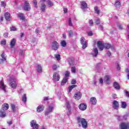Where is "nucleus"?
<instances>
[{
    "instance_id": "35",
    "label": "nucleus",
    "mask_w": 129,
    "mask_h": 129,
    "mask_svg": "<svg viewBox=\"0 0 129 129\" xmlns=\"http://www.w3.org/2000/svg\"><path fill=\"white\" fill-rule=\"evenodd\" d=\"M15 44H16V39L13 38L11 40V42L10 43V45H11V47H14V46H15Z\"/></svg>"
},
{
    "instance_id": "38",
    "label": "nucleus",
    "mask_w": 129,
    "mask_h": 129,
    "mask_svg": "<svg viewBox=\"0 0 129 129\" xmlns=\"http://www.w3.org/2000/svg\"><path fill=\"white\" fill-rule=\"evenodd\" d=\"M54 56L55 57V59L57 60L58 61H60L61 60V57H60V54H56L54 55Z\"/></svg>"
},
{
    "instance_id": "57",
    "label": "nucleus",
    "mask_w": 129,
    "mask_h": 129,
    "mask_svg": "<svg viewBox=\"0 0 129 129\" xmlns=\"http://www.w3.org/2000/svg\"><path fill=\"white\" fill-rule=\"evenodd\" d=\"M107 56H108V57H110V56L111 55V52H110V51H108L107 53Z\"/></svg>"
},
{
    "instance_id": "1",
    "label": "nucleus",
    "mask_w": 129,
    "mask_h": 129,
    "mask_svg": "<svg viewBox=\"0 0 129 129\" xmlns=\"http://www.w3.org/2000/svg\"><path fill=\"white\" fill-rule=\"evenodd\" d=\"M77 119L78 120V122H80L81 123L82 126L83 128H87L88 123L85 118H81L79 116L77 118Z\"/></svg>"
},
{
    "instance_id": "25",
    "label": "nucleus",
    "mask_w": 129,
    "mask_h": 129,
    "mask_svg": "<svg viewBox=\"0 0 129 129\" xmlns=\"http://www.w3.org/2000/svg\"><path fill=\"white\" fill-rule=\"evenodd\" d=\"M36 71L38 73H42V66L40 64H37L36 66Z\"/></svg>"
},
{
    "instance_id": "5",
    "label": "nucleus",
    "mask_w": 129,
    "mask_h": 129,
    "mask_svg": "<svg viewBox=\"0 0 129 129\" xmlns=\"http://www.w3.org/2000/svg\"><path fill=\"white\" fill-rule=\"evenodd\" d=\"M51 48L54 51H57L59 49V43L56 41H53L51 43Z\"/></svg>"
},
{
    "instance_id": "49",
    "label": "nucleus",
    "mask_w": 129,
    "mask_h": 129,
    "mask_svg": "<svg viewBox=\"0 0 129 129\" xmlns=\"http://www.w3.org/2000/svg\"><path fill=\"white\" fill-rule=\"evenodd\" d=\"M7 6V4H6V3H5V2H1V6L3 7L4 8H6Z\"/></svg>"
},
{
    "instance_id": "37",
    "label": "nucleus",
    "mask_w": 129,
    "mask_h": 129,
    "mask_svg": "<svg viewBox=\"0 0 129 129\" xmlns=\"http://www.w3.org/2000/svg\"><path fill=\"white\" fill-rule=\"evenodd\" d=\"M75 87H76V85H75L70 86L69 87V92H71V91L72 90V89H73L74 88H75Z\"/></svg>"
},
{
    "instance_id": "33",
    "label": "nucleus",
    "mask_w": 129,
    "mask_h": 129,
    "mask_svg": "<svg viewBox=\"0 0 129 129\" xmlns=\"http://www.w3.org/2000/svg\"><path fill=\"white\" fill-rule=\"evenodd\" d=\"M120 6V0H117L115 3V7L116 8H119Z\"/></svg>"
},
{
    "instance_id": "22",
    "label": "nucleus",
    "mask_w": 129,
    "mask_h": 129,
    "mask_svg": "<svg viewBox=\"0 0 129 129\" xmlns=\"http://www.w3.org/2000/svg\"><path fill=\"white\" fill-rule=\"evenodd\" d=\"M10 107L9 106V104L8 103H4L3 105H2V110H8V109Z\"/></svg>"
},
{
    "instance_id": "54",
    "label": "nucleus",
    "mask_w": 129,
    "mask_h": 129,
    "mask_svg": "<svg viewBox=\"0 0 129 129\" xmlns=\"http://www.w3.org/2000/svg\"><path fill=\"white\" fill-rule=\"evenodd\" d=\"M49 100V97H43V100L44 101H46L47 100Z\"/></svg>"
},
{
    "instance_id": "59",
    "label": "nucleus",
    "mask_w": 129,
    "mask_h": 129,
    "mask_svg": "<svg viewBox=\"0 0 129 129\" xmlns=\"http://www.w3.org/2000/svg\"><path fill=\"white\" fill-rule=\"evenodd\" d=\"M117 69L118 70H120V67L119 66V64H118V63H117Z\"/></svg>"
},
{
    "instance_id": "27",
    "label": "nucleus",
    "mask_w": 129,
    "mask_h": 129,
    "mask_svg": "<svg viewBox=\"0 0 129 129\" xmlns=\"http://www.w3.org/2000/svg\"><path fill=\"white\" fill-rule=\"evenodd\" d=\"M111 48V49H114V47L111 46L110 44L108 43H105L104 44V48H105V49H109V48Z\"/></svg>"
},
{
    "instance_id": "42",
    "label": "nucleus",
    "mask_w": 129,
    "mask_h": 129,
    "mask_svg": "<svg viewBox=\"0 0 129 129\" xmlns=\"http://www.w3.org/2000/svg\"><path fill=\"white\" fill-rule=\"evenodd\" d=\"M94 10H95V12H96V14H97L98 15H99V13H100V11H99V10H98V8L96 7L94 8Z\"/></svg>"
},
{
    "instance_id": "52",
    "label": "nucleus",
    "mask_w": 129,
    "mask_h": 129,
    "mask_svg": "<svg viewBox=\"0 0 129 129\" xmlns=\"http://www.w3.org/2000/svg\"><path fill=\"white\" fill-rule=\"evenodd\" d=\"M89 23L90 26L93 25V21H92V20H90Z\"/></svg>"
},
{
    "instance_id": "13",
    "label": "nucleus",
    "mask_w": 129,
    "mask_h": 129,
    "mask_svg": "<svg viewBox=\"0 0 129 129\" xmlns=\"http://www.w3.org/2000/svg\"><path fill=\"white\" fill-rule=\"evenodd\" d=\"M112 107L114 109H118L119 107V104L118 103V102L116 100L113 101L112 103Z\"/></svg>"
},
{
    "instance_id": "16",
    "label": "nucleus",
    "mask_w": 129,
    "mask_h": 129,
    "mask_svg": "<svg viewBox=\"0 0 129 129\" xmlns=\"http://www.w3.org/2000/svg\"><path fill=\"white\" fill-rule=\"evenodd\" d=\"M92 55L93 57H97V55H98V50L97 49V48H95L93 49Z\"/></svg>"
},
{
    "instance_id": "14",
    "label": "nucleus",
    "mask_w": 129,
    "mask_h": 129,
    "mask_svg": "<svg viewBox=\"0 0 129 129\" xmlns=\"http://www.w3.org/2000/svg\"><path fill=\"white\" fill-rule=\"evenodd\" d=\"M67 108L68 109V115H70L71 114V107L70 106V104H69V102H66Z\"/></svg>"
},
{
    "instance_id": "24",
    "label": "nucleus",
    "mask_w": 129,
    "mask_h": 129,
    "mask_svg": "<svg viewBox=\"0 0 129 129\" xmlns=\"http://www.w3.org/2000/svg\"><path fill=\"white\" fill-rule=\"evenodd\" d=\"M7 115V113H6V111L4 110H0V117H6Z\"/></svg>"
},
{
    "instance_id": "47",
    "label": "nucleus",
    "mask_w": 129,
    "mask_h": 129,
    "mask_svg": "<svg viewBox=\"0 0 129 129\" xmlns=\"http://www.w3.org/2000/svg\"><path fill=\"white\" fill-rule=\"evenodd\" d=\"M33 4H34L35 8H36V9H37L38 8V6H37L38 5V3L37 2V0H34L33 1Z\"/></svg>"
},
{
    "instance_id": "56",
    "label": "nucleus",
    "mask_w": 129,
    "mask_h": 129,
    "mask_svg": "<svg viewBox=\"0 0 129 129\" xmlns=\"http://www.w3.org/2000/svg\"><path fill=\"white\" fill-rule=\"evenodd\" d=\"M117 27H118L119 30H122V26H121L120 25H118Z\"/></svg>"
},
{
    "instance_id": "30",
    "label": "nucleus",
    "mask_w": 129,
    "mask_h": 129,
    "mask_svg": "<svg viewBox=\"0 0 129 129\" xmlns=\"http://www.w3.org/2000/svg\"><path fill=\"white\" fill-rule=\"evenodd\" d=\"M18 17H19L20 20H22L23 22H26V21L25 20V16H24V14L22 13H20L18 15Z\"/></svg>"
},
{
    "instance_id": "4",
    "label": "nucleus",
    "mask_w": 129,
    "mask_h": 129,
    "mask_svg": "<svg viewBox=\"0 0 129 129\" xmlns=\"http://www.w3.org/2000/svg\"><path fill=\"white\" fill-rule=\"evenodd\" d=\"M60 74L58 73H53L52 77V80L54 81V82H57L60 80Z\"/></svg>"
},
{
    "instance_id": "43",
    "label": "nucleus",
    "mask_w": 129,
    "mask_h": 129,
    "mask_svg": "<svg viewBox=\"0 0 129 129\" xmlns=\"http://www.w3.org/2000/svg\"><path fill=\"white\" fill-rule=\"evenodd\" d=\"M69 75H70V73L68 71L66 72L64 78H68V77H69Z\"/></svg>"
},
{
    "instance_id": "29",
    "label": "nucleus",
    "mask_w": 129,
    "mask_h": 129,
    "mask_svg": "<svg viewBox=\"0 0 129 129\" xmlns=\"http://www.w3.org/2000/svg\"><path fill=\"white\" fill-rule=\"evenodd\" d=\"M113 86L115 89L119 90L120 89V87H119V85L116 82H114Z\"/></svg>"
},
{
    "instance_id": "62",
    "label": "nucleus",
    "mask_w": 129,
    "mask_h": 129,
    "mask_svg": "<svg viewBox=\"0 0 129 129\" xmlns=\"http://www.w3.org/2000/svg\"><path fill=\"white\" fill-rule=\"evenodd\" d=\"M62 37L63 39H66V34H65V33L63 34Z\"/></svg>"
},
{
    "instance_id": "64",
    "label": "nucleus",
    "mask_w": 129,
    "mask_h": 129,
    "mask_svg": "<svg viewBox=\"0 0 129 129\" xmlns=\"http://www.w3.org/2000/svg\"><path fill=\"white\" fill-rule=\"evenodd\" d=\"M67 11L68 10L67 9V8H63L64 13H67Z\"/></svg>"
},
{
    "instance_id": "55",
    "label": "nucleus",
    "mask_w": 129,
    "mask_h": 129,
    "mask_svg": "<svg viewBox=\"0 0 129 129\" xmlns=\"http://www.w3.org/2000/svg\"><path fill=\"white\" fill-rule=\"evenodd\" d=\"M72 84H76V80L73 79L71 82Z\"/></svg>"
},
{
    "instance_id": "18",
    "label": "nucleus",
    "mask_w": 129,
    "mask_h": 129,
    "mask_svg": "<svg viewBox=\"0 0 129 129\" xmlns=\"http://www.w3.org/2000/svg\"><path fill=\"white\" fill-rule=\"evenodd\" d=\"M120 126L121 129H129L128 125L125 123H121Z\"/></svg>"
},
{
    "instance_id": "34",
    "label": "nucleus",
    "mask_w": 129,
    "mask_h": 129,
    "mask_svg": "<svg viewBox=\"0 0 129 129\" xmlns=\"http://www.w3.org/2000/svg\"><path fill=\"white\" fill-rule=\"evenodd\" d=\"M68 62H69L70 65H73L74 63V59L69 58L68 59Z\"/></svg>"
},
{
    "instance_id": "21",
    "label": "nucleus",
    "mask_w": 129,
    "mask_h": 129,
    "mask_svg": "<svg viewBox=\"0 0 129 129\" xmlns=\"http://www.w3.org/2000/svg\"><path fill=\"white\" fill-rule=\"evenodd\" d=\"M104 80L106 84H109V80H110V76L106 75L105 76Z\"/></svg>"
},
{
    "instance_id": "46",
    "label": "nucleus",
    "mask_w": 129,
    "mask_h": 129,
    "mask_svg": "<svg viewBox=\"0 0 129 129\" xmlns=\"http://www.w3.org/2000/svg\"><path fill=\"white\" fill-rule=\"evenodd\" d=\"M95 23L96 24V25H99V24H100V19H96Z\"/></svg>"
},
{
    "instance_id": "31",
    "label": "nucleus",
    "mask_w": 129,
    "mask_h": 129,
    "mask_svg": "<svg viewBox=\"0 0 129 129\" xmlns=\"http://www.w3.org/2000/svg\"><path fill=\"white\" fill-rule=\"evenodd\" d=\"M67 81H68V79L67 78H64L61 81V85H65Z\"/></svg>"
},
{
    "instance_id": "8",
    "label": "nucleus",
    "mask_w": 129,
    "mask_h": 129,
    "mask_svg": "<svg viewBox=\"0 0 129 129\" xmlns=\"http://www.w3.org/2000/svg\"><path fill=\"white\" fill-rule=\"evenodd\" d=\"M45 2H46V4L48 8H51V7H53V6H54V3L50 0H41L40 1V3H45Z\"/></svg>"
},
{
    "instance_id": "20",
    "label": "nucleus",
    "mask_w": 129,
    "mask_h": 129,
    "mask_svg": "<svg viewBox=\"0 0 129 129\" xmlns=\"http://www.w3.org/2000/svg\"><path fill=\"white\" fill-rule=\"evenodd\" d=\"M44 108H45V107H44L43 105H39L37 108V112H41V111H43V110H44Z\"/></svg>"
},
{
    "instance_id": "45",
    "label": "nucleus",
    "mask_w": 129,
    "mask_h": 129,
    "mask_svg": "<svg viewBox=\"0 0 129 129\" xmlns=\"http://www.w3.org/2000/svg\"><path fill=\"white\" fill-rule=\"evenodd\" d=\"M71 71L72 73H75L76 72V68H75V67H72Z\"/></svg>"
},
{
    "instance_id": "23",
    "label": "nucleus",
    "mask_w": 129,
    "mask_h": 129,
    "mask_svg": "<svg viewBox=\"0 0 129 129\" xmlns=\"http://www.w3.org/2000/svg\"><path fill=\"white\" fill-rule=\"evenodd\" d=\"M5 17L6 21H11V14H10V13H8V12L5 13Z\"/></svg>"
},
{
    "instance_id": "17",
    "label": "nucleus",
    "mask_w": 129,
    "mask_h": 129,
    "mask_svg": "<svg viewBox=\"0 0 129 129\" xmlns=\"http://www.w3.org/2000/svg\"><path fill=\"white\" fill-rule=\"evenodd\" d=\"M90 102L91 104H93V105H95V104H96L97 102V100L95 97H92L90 100Z\"/></svg>"
},
{
    "instance_id": "15",
    "label": "nucleus",
    "mask_w": 129,
    "mask_h": 129,
    "mask_svg": "<svg viewBox=\"0 0 129 129\" xmlns=\"http://www.w3.org/2000/svg\"><path fill=\"white\" fill-rule=\"evenodd\" d=\"M81 8L83 11H85L87 9V4L86 3L83 2L81 4Z\"/></svg>"
},
{
    "instance_id": "50",
    "label": "nucleus",
    "mask_w": 129,
    "mask_h": 129,
    "mask_svg": "<svg viewBox=\"0 0 129 129\" xmlns=\"http://www.w3.org/2000/svg\"><path fill=\"white\" fill-rule=\"evenodd\" d=\"M52 69L53 70H56L57 69V65L56 64L52 65Z\"/></svg>"
},
{
    "instance_id": "26",
    "label": "nucleus",
    "mask_w": 129,
    "mask_h": 129,
    "mask_svg": "<svg viewBox=\"0 0 129 129\" xmlns=\"http://www.w3.org/2000/svg\"><path fill=\"white\" fill-rule=\"evenodd\" d=\"M11 108L13 112H16V111H17L18 109V107H16V105L14 104H11Z\"/></svg>"
},
{
    "instance_id": "41",
    "label": "nucleus",
    "mask_w": 129,
    "mask_h": 129,
    "mask_svg": "<svg viewBox=\"0 0 129 129\" xmlns=\"http://www.w3.org/2000/svg\"><path fill=\"white\" fill-rule=\"evenodd\" d=\"M122 108H125L126 107V103L125 102H121Z\"/></svg>"
},
{
    "instance_id": "63",
    "label": "nucleus",
    "mask_w": 129,
    "mask_h": 129,
    "mask_svg": "<svg viewBox=\"0 0 129 129\" xmlns=\"http://www.w3.org/2000/svg\"><path fill=\"white\" fill-rule=\"evenodd\" d=\"M88 36H92V35H93V34L91 32H89L88 34Z\"/></svg>"
},
{
    "instance_id": "10",
    "label": "nucleus",
    "mask_w": 129,
    "mask_h": 129,
    "mask_svg": "<svg viewBox=\"0 0 129 129\" xmlns=\"http://www.w3.org/2000/svg\"><path fill=\"white\" fill-rule=\"evenodd\" d=\"M82 96V94H81V93L80 92H77L75 94L74 98L76 100H79V99H81Z\"/></svg>"
},
{
    "instance_id": "44",
    "label": "nucleus",
    "mask_w": 129,
    "mask_h": 129,
    "mask_svg": "<svg viewBox=\"0 0 129 129\" xmlns=\"http://www.w3.org/2000/svg\"><path fill=\"white\" fill-rule=\"evenodd\" d=\"M1 45H6L7 44V41H6V40L3 39L1 41Z\"/></svg>"
},
{
    "instance_id": "61",
    "label": "nucleus",
    "mask_w": 129,
    "mask_h": 129,
    "mask_svg": "<svg viewBox=\"0 0 129 129\" xmlns=\"http://www.w3.org/2000/svg\"><path fill=\"white\" fill-rule=\"evenodd\" d=\"M24 35H25V34H24V33L22 32V33H21V35H20V38L23 37L24 36Z\"/></svg>"
},
{
    "instance_id": "40",
    "label": "nucleus",
    "mask_w": 129,
    "mask_h": 129,
    "mask_svg": "<svg viewBox=\"0 0 129 129\" xmlns=\"http://www.w3.org/2000/svg\"><path fill=\"white\" fill-rule=\"evenodd\" d=\"M1 57L2 58V59H1L2 61H6V60H7V58H6V56H5V53H3L1 54Z\"/></svg>"
},
{
    "instance_id": "12",
    "label": "nucleus",
    "mask_w": 129,
    "mask_h": 129,
    "mask_svg": "<svg viewBox=\"0 0 129 129\" xmlns=\"http://www.w3.org/2000/svg\"><path fill=\"white\" fill-rule=\"evenodd\" d=\"M97 47L100 51H102L104 49V44L101 41H98L97 43Z\"/></svg>"
},
{
    "instance_id": "51",
    "label": "nucleus",
    "mask_w": 129,
    "mask_h": 129,
    "mask_svg": "<svg viewBox=\"0 0 129 129\" xmlns=\"http://www.w3.org/2000/svg\"><path fill=\"white\" fill-rule=\"evenodd\" d=\"M11 31H17V28L15 27H11Z\"/></svg>"
},
{
    "instance_id": "48",
    "label": "nucleus",
    "mask_w": 129,
    "mask_h": 129,
    "mask_svg": "<svg viewBox=\"0 0 129 129\" xmlns=\"http://www.w3.org/2000/svg\"><path fill=\"white\" fill-rule=\"evenodd\" d=\"M69 25L70 27H72V26H73L72 24V21L71 20V18H70L69 19Z\"/></svg>"
},
{
    "instance_id": "32",
    "label": "nucleus",
    "mask_w": 129,
    "mask_h": 129,
    "mask_svg": "<svg viewBox=\"0 0 129 129\" xmlns=\"http://www.w3.org/2000/svg\"><path fill=\"white\" fill-rule=\"evenodd\" d=\"M67 45V43L66 42V41L65 40H61V41L60 46H61V47H66Z\"/></svg>"
},
{
    "instance_id": "11",
    "label": "nucleus",
    "mask_w": 129,
    "mask_h": 129,
    "mask_svg": "<svg viewBox=\"0 0 129 129\" xmlns=\"http://www.w3.org/2000/svg\"><path fill=\"white\" fill-rule=\"evenodd\" d=\"M24 10V11H30L31 10V6H30V4H29L28 1L25 2Z\"/></svg>"
},
{
    "instance_id": "19",
    "label": "nucleus",
    "mask_w": 129,
    "mask_h": 129,
    "mask_svg": "<svg viewBox=\"0 0 129 129\" xmlns=\"http://www.w3.org/2000/svg\"><path fill=\"white\" fill-rule=\"evenodd\" d=\"M7 87V86L5 85L4 83V82L1 81L0 82V88L2 89V90H4L6 92V88Z\"/></svg>"
},
{
    "instance_id": "53",
    "label": "nucleus",
    "mask_w": 129,
    "mask_h": 129,
    "mask_svg": "<svg viewBox=\"0 0 129 129\" xmlns=\"http://www.w3.org/2000/svg\"><path fill=\"white\" fill-rule=\"evenodd\" d=\"M125 93V95L127 97H129V93L127 91H124Z\"/></svg>"
},
{
    "instance_id": "3",
    "label": "nucleus",
    "mask_w": 129,
    "mask_h": 129,
    "mask_svg": "<svg viewBox=\"0 0 129 129\" xmlns=\"http://www.w3.org/2000/svg\"><path fill=\"white\" fill-rule=\"evenodd\" d=\"M54 107H55V106L53 104L51 105H48L47 109L45 112V115H49V114H50L51 112H53V110H54Z\"/></svg>"
},
{
    "instance_id": "58",
    "label": "nucleus",
    "mask_w": 129,
    "mask_h": 129,
    "mask_svg": "<svg viewBox=\"0 0 129 129\" xmlns=\"http://www.w3.org/2000/svg\"><path fill=\"white\" fill-rule=\"evenodd\" d=\"M99 83L101 84H102L103 83V79H100L99 80Z\"/></svg>"
},
{
    "instance_id": "9",
    "label": "nucleus",
    "mask_w": 129,
    "mask_h": 129,
    "mask_svg": "<svg viewBox=\"0 0 129 129\" xmlns=\"http://www.w3.org/2000/svg\"><path fill=\"white\" fill-rule=\"evenodd\" d=\"M79 108L82 111H84V110H86L87 108V105L85 103H82L79 105Z\"/></svg>"
},
{
    "instance_id": "6",
    "label": "nucleus",
    "mask_w": 129,
    "mask_h": 129,
    "mask_svg": "<svg viewBox=\"0 0 129 129\" xmlns=\"http://www.w3.org/2000/svg\"><path fill=\"white\" fill-rule=\"evenodd\" d=\"M80 41L81 45H82L83 49H85L86 48H87V41L85 40V38L84 37H81Z\"/></svg>"
},
{
    "instance_id": "28",
    "label": "nucleus",
    "mask_w": 129,
    "mask_h": 129,
    "mask_svg": "<svg viewBox=\"0 0 129 129\" xmlns=\"http://www.w3.org/2000/svg\"><path fill=\"white\" fill-rule=\"evenodd\" d=\"M40 10L42 11V12H45L46 10V5H45L44 3H42V4L41 5Z\"/></svg>"
},
{
    "instance_id": "7",
    "label": "nucleus",
    "mask_w": 129,
    "mask_h": 129,
    "mask_svg": "<svg viewBox=\"0 0 129 129\" xmlns=\"http://www.w3.org/2000/svg\"><path fill=\"white\" fill-rule=\"evenodd\" d=\"M30 125L33 129H38L39 128V125L37 124V122L35 120H32L30 122Z\"/></svg>"
},
{
    "instance_id": "36",
    "label": "nucleus",
    "mask_w": 129,
    "mask_h": 129,
    "mask_svg": "<svg viewBox=\"0 0 129 129\" xmlns=\"http://www.w3.org/2000/svg\"><path fill=\"white\" fill-rule=\"evenodd\" d=\"M68 35L70 38H72L74 36L73 31L72 30H70L68 31Z\"/></svg>"
},
{
    "instance_id": "2",
    "label": "nucleus",
    "mask_w": 129,
    "mask_h": 129,
    "mask_svg": "<svg viewBox=\"0 0 129 129\" xmlns=\"http://www.w3.org/2000/svg\"><path fill=\"white\" fill-rule=\"evenodd\" d=\"M10 86L13 89H16L17 88V78L14 77H11L9 80Z\"/></svg>"
},
{
    "instance_id": "39",
    "label": "nucleus",
    "mask_w": 129,
    "mask_h": 129,
    "mask_svg": "<svg viewBox=\"0 0 129 129\" xmlns=\"http://www.w3.org/2000/svg\"><path fill=\"white\" fill-rule=\"evenodd\" d=\"M22 100L23 102H27V96H26V94H24L22 97Z\"/></svg>"
},
{
    "instance_id": "60",
    "label": "nucleus",
    "mask_w": 129,
    "mask_h": 129,
    "mask_svg": "<svg viewBox=\"0 0 129 129\" xmlns=\"http://www.w3.org/2000/svg\"><path fill=\"white\" fill-rule=\"evenodd\" d=\"M39 28L36 29L35 30V33H36V34H39Z\"/></svg>"
}]
</instances>
